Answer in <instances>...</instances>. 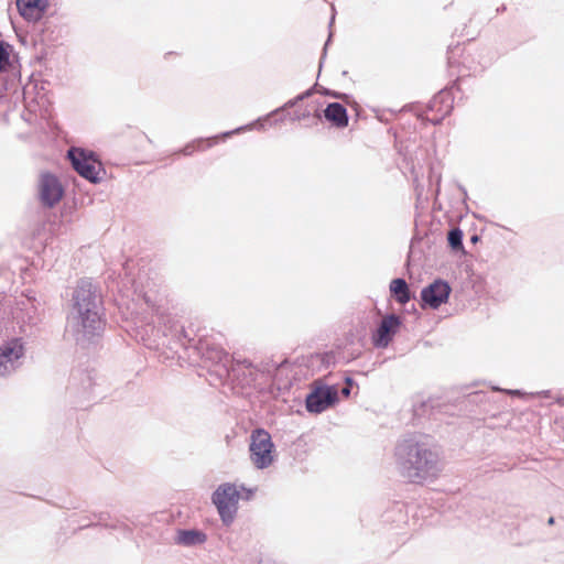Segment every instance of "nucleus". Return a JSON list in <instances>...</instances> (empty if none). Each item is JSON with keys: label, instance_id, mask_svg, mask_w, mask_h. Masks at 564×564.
I'll use <instances>...</instances> for the list:
<instances>
[{"label": "nucleus", "instance_id": "5", "mask_svg": "<svg viewBox=\"0 0 564 564\" xmlns=\"http://www.w3.org/2000/svg\"><path fill=\"white\" fill-rule=\"evenodd\" d=\"M68 158L76 172L86 180L96 183L101 171V163L93 152L79 148H72Z\"/></svg>", "mask_w": 564, "mask_h": 564}, {"label": "nucleus", "instance_id": "4", "mask_svg": "<svg viewBox=\"0 0 564 564\" xmlns=\"http://www.w3.org/2000/svg\"><path fill=\"white\" fill-rule=\"evenodd\" d=\"M250 460L259 469L271 466L275 458V446L264 429H256L250 435Z\"/></svg>", "mask_w": 564, "mask_h": 564}, {"label": "nucleus", "instance_id": "8", "mask_svg": "<svg viewBox=\"0 0 564 564\" xmlns=\"http://www.w3.org/2000/svg\"><path fill=\"white\" fill-rule=\"evenodd\" d=\"M24 355V346L21 339L14 338L0 347V376L9 375L14 368V362Z\"/></svg>", "mask_w": 564, "mask_h": 564}, {"label": "nucleus", "instance_id": "6", "mask_svg": "<svg viewBox=\"0 0 564 564\" xmlns=\"http://www.w3.org/2000/svg\"><path fill=\"white\" fill-rule=\"evenodd\" d=\"M39 195L42 204L51 208L61 202L64 188L56 176L42 173L39 181Z\"/></svg>", "mask_w": 564, "mask_h": 564}, {"label": "nucleus", "instance_id": "9", "mask_svg": "<svg viewBox=\"0 0 564 564\" xmlns=\"http://www.w3.org/2000/svg\"><path fill=\"white\" fill-rule=\"evenodd\" d=\"M451 294V286L447 282L436 280L421 292L422 307L429 306L433 310L446 303Z\"/></svg>", "mask_w": 564, "mask_h": 564}, {"label": "nucleus", "instance_id": "19", "mask_svg": "<svg viewBox=\"0 0 564 564\" xmlns=\"http://www.w3.org/2000/svg\"><path fill=\"white\" fill-rule=\"evenodd\" d=\"M346 383H347V386L341 389V393L345 397H349V394H350V386L352 384V380L350 378H347L346 379Z\"/></svg>", "mask_w": 564, "mask_h": 564}, {"label": "nucleus", "instance_id": "16", "mask_svg": "<svg viewBox=\"0 0 564 564\" xmlns=\"http://www.w3.org/2000/svg\"><path fill=\"white\" fill-rule=\"evenodd\" d=\"M205 541L206 534L200 531L188 530L178 533V542L185 545L200 544Z\"/></svg>", "mask_w": 564, "mask_h": 564}, {"label": "nucleus", "instance_id": "10", "mask_svg": "<svg viewBox=\"0 0 564 564\" xmlns=\"http://www.w3.org/2000/svg\"><path fill=\"white\" fill-rule=\"evenodd\" d=\"M453 108L454 98L452 94L440 91L431 99L426 118L433 123H438L452 112Z\"/></svg>", "mask_w": 564, "mask_h": 564}, {"label": "nucleus", "instance_id": "14", "mask_svg": "<svg viewBox=\"0 0 564 564\" xmlns=\"http://www.w3.org/2000/svg\"><path fill=\"white\" fill-rule=\"evenodd\" d=\"M218 142H219V137H213V138H208V139H197V140H194L193 142L186 144L182 149V153L184 155H192L195 152H203V151H206V150L210 149L212 147L216 145Z\"/></svg>", "mask_w": 564, "mask_h": 564}, {"label": "nucleus", "instance_id": "2", "mask_svg": "<svg viewBox=\"0 0 564 564\" xmlns=\"http://www.w3.org/2000/svg\"><path fill=\"white\" fill-rule=\"evenodd\" d=\"M254 490L243 486L237 487L234 484H223L213 494V503L216 506L221 521L229 525L237 513L240 499L250 500Z\"/></svg>", "mask_w": 564, "mask_h": 564}, {"label": "nucleus", "instance_id": "17", "mask_svg": "<svg viewBox=\"0 0 564 564\" xmlns=\"http://www.w3.org/2000/svg\"><path fill=\"white\" fill-rule=\"evenodd\" d=\"M448 243L449 246L455 249V250H460L463 249V242H462V239H463V232L460 229L458 228H454L452 229L449 232H448Z\"/></svg>", "mask_w": 564, "mask_h": 564}, {"label": "nucleus", "instance_id": "11", "mask_svg": "<svg viewBox=\"0 0 564 564\" xmlns=\"http://www.w3.org/2000/svg\"><path fill=\"white\" fill-rule=\"evenodd\" d=\"M401 318L394 314L382 318L376 333L372 335V343L376 347L386 348L401 326Z\"/></svg>", "mask_w": 564, "mask_h": 564}, {"label": "nucleus", "instance_id": "1", "mask_svg": "<svg viewBox=\"0 0 564 564\" xmlns=\"http://www.w3.org/2000/svg\"><path fill=\"white\" fill-rule=\"evenodd\" d=\"M95 291L90 282H80L74 293V308L86 334L94 335L101 328V319L96 312Z\"/></svg>", "mask_w": 564, "mask_h": 564}, {"label": "nucleus", "instance_id": "20", "mask_svg": "<svg viewBox=\"0 0 564 564\" xmlns=\"http://www.w3.org/2000/svg\"><path fill=\"white\" fill-rule=\"evenodd\" d=\"M553 522H554V520H553V518H551V519L549 520V523H551V524H552Z\"/></svg>", "mask_w": 564, "mask_h": 564}, {"label": "nucleus", "instance_id": "7", "mask_svg": "<svg viewBox=\"0 0 564 564\" xmlns=\"http://www.w3.org/2000/svg\"><path fill=\"white\" fill-rule=\"evenodd\" d=\"M338 398V389L335 386L317 387L306 399V408L310 412L321 413L335 404Z\"/></svg>", "mask_w": 564, "mask_h": 564}, {"label": "nucleus", "instance_id": "15", "mask_svg": "<svg viewBox=\"0 0 564 564\" xmlns=\"http://www.w3.org/2000/svg\"><path fill=\"white\" fill-rule=\"evenodd\" d=\"M390 291L400 304H405L411 299L409 286L403 279L392 280Z\"/></svg>", "mask_w": 564, "mask_h": 564}, {"label": "nucleus", "instance_id": "13", "mask_svg": "<svg viewBox=\"0 0 564 564\" xmlns=\"http://www.w3.org/2000/svg\"><path fill=\"white\" fill-rule=\"evenodd\" d=\"M324 117L336 128L343 129L348 126L347 110L338 102L329 104L324 110Z\"/></svg>", "mask_w": 564, "mask_h": 564}, {"label": "nucleus", "instance_id": "18", "mask_svg": "<svg viewBox=\"0 0 564 564\" xmlns=\"http://www.w3.org/2000/svg\"><path fill=\"white\" fill-rule=\"evenodd\" d=\"M9 63V52L7 48L0 43V72L4 68V66Z\"/></svg>", "mask_w": 564, "mask_h": 564}, {"label": "nucleus", "instance_id": "12", "mask_svg": "<svg viewBox=\"0 0 564 564\" xmlns=\"http://www.w3.org/2000/svg\"><path fill=\"white\" fill-rule=\"evenodd\" d=\"M48 6L47 0H17L20 14L28 21H37Z\"/></svg>", "mask_w": 564, "mask_h": 564}, {"label": "nucleus", "instance_id": "3", "mask_svg": "<svg viewBox=\"0 0 564 564\" xmlns=\"http://www.w3.org/2000/svg\"><path fill=\"white\" fill-rule=\"evenodd\" d=\"M406 476L412 481L434 477L438 471L437 454L419 445L409 446L405 465Z\"/></svg>", "mask_w": 564, "mask_h": 564}]
</instances>
